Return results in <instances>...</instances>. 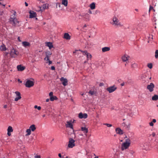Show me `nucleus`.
<instances>
[{"mask_svg":"<svg viewBox=\"0 0 158 158\" xmlns=\"http://www.w3.org/2000/svg\"><path fill=\"white\" fill-rule=\"evenodd\" d=\"M11 12L13 14L11 15L9 19L10 23L12 25V26H19L20 25L19 22L18 20L15 17L16 12L13 10Z\"/></svg>","mask_w":158,"mask_h":158,"instance_id":"1","label":"nucleus"},{"mask_svg":"<svg viewBox=\"0 0 158 158\" xmlns=\"http://www.w3.org/2000/svg\"><path fill=\"white\" fill-rule=\"evenodd\" d=\"M111 23L115 26H122L123 25L119 22L118 19L116 17L114 16L112 19V21L110 22Z\"/></svg>","mask_w":158,"mask_h":158,"instance_id":"2","label":"nucleus"},{"mask_svg":"<svg viewBox=\"0 0 158 158\" xmlns=\"http://www.w3.org/2000/svg\"><path fill=\"white\" fill-rule=\"evenodd\" d=\"M130 140L129 139H127L126 140L125 142L122 143V145L121 149L122 150H124L127 148L130 144Z\"/></svg>","mask_w":158,"mask_h":158,"instance_id":"3","label":"nucleus"},{"mask_svg":"<svg viewBox=\"0 0 158 158\" xmlns=\"http://www.w3.org/2000/svg\"><path fill=\"white\" fill-rule=\"evenodd\" d=\"M19 54V52L14 48L11 49L10 54L12 58L16 57Z\"/></svg>","mask_w":158,"mask_h":158,"instance_id":"4","label":"nucleus"},{"mask_svg":"<svg viewBox=\"0 0 158 158\" xmlns=\"http://www.w3.org/2000/svg\"><path fill=\"white\" fill-rule=\"evenodd\" d=\"M60 81L61 82V84L64 86H66L68 84V81L66 78L62 77L60 78Z\"/></svg>","mask_w":158,"mask_h":158,"instance_id":"5","label":"nucleus"},{"mask_svg":"<svg viewBox=\"0 0 158 158\" xmlns=\"http://www.w3.org/2000/svg\"><path fill=\"white\" fill-rule=\"evenodd\" d=\"M34 84V82L30 80H28L26 81L25 83V86L26 87L30 88L33 86Z\"/></svg>","mask_w":158,"mask_h":158,"instance_id":"6","label":"nucleus"},{"mask_svg":"<svg viewBox=\"0 0 158 158\" xmlns=\"http://www.w3.org/2000/svg\"><path fill=\"white\" fill-rule=\"evenodd\" d=\"M81 16L86 21H88L90 19V16L88 13L83 14Z\"/></svg>","mask_w":158,"mask_h":158,"instance_id":"7","label":"nucleus"},{"mask_svg":"<svg viewBox=\"0 0 158 158\" xmlns=\"http://www.w3.org/2000/svg\"><path fill=\"white\" fill-rule=\"evenodd\" d=\"M75 141L72 138H70L69 139L68 147L69 148H73L75 146Z\"/></svg>","mask_w":158,"mask_h":158,"instance_id":"8","label":"nucleus"},{"mask_svg":"<svg viewBox=\"0 0 158 158\" xmlns=\"http://www.w3.org/2000/svg\"><path fill=\"white\" fill-rule=\"evenodd\" d=\"M154 85L153 83H151L150 84L147 85V89L150 92H152L153 91V89L154 87Z\"/></svg>","mask_w":158,"mask_h":158,"instance_id":"9","label":"nucleus"},{"mask_svg":"<svg viewBox=\"0 0 158 158\" xmlns=\"http://www.w3.org/2000/svg\"><path fill=\"white\" fill-rule=\"evenodd\" d=\"M15 93L16 94L17 97L15 98V101H17L21 98V94L19 91H16L15 92Z\"/></svg>","mask_w":158,"mask_h":158,"instance_id":"10","label":"nucleus"},{"mask_svg":"<svg viewBox=\"0 0 158 158\" xmlns=\"http://www.w3.org/2000/svg\"><path fill=\"white\" fill-rule=\"evenodd\" d=\"M88 117L87 114L86 113L83 114L81 112L79 113L78 117L80 119L86 118Z\"/></svg>","mask_w":158,"mask_h":158,"instance_id":"11","label":"nucleus"},{"mask_svg":"<svg viewBox=\"0 0 158 158\" xmlns=\"http://www.w3.org/2000/svg\"><path fill=\"white\" fill-rule=\"evenodd\" d=\"M116 88V87L114 86L108 88L107 89V90L110 93H111L114 91Z\"/></svg>","mask_w":158,"mask_h":158,"instance_id":"12","label":"nucleus"},{"mask_svg":"<svg viewBox=\"0 0 158 158\" xmlns=\"http://www.w3.org/2000/svg\"><path fill=\"white\" fill-rule=\"evenodd\" d=\"M66 126L67 127H69L73 129V125L72 121L67 122V123L66 124Z\"/></svg>","mask_w":158,"mask_h":158,"instance_id":"13","label":"nucleus"},{"mask_svg":"<svg viewBox=\"0 0 158 158\" xmlns=\"http://www.w3.org/2000/svg\"><path fill=\"white\" fill-rule=\"evenodd\" d=\"M30 13V15L29 17L30 18H32L35 17L36 16V13L33 11H30L29 12Z\"/></svg>","mask_w":158,"mask_h":158,"instance_id":"14","label":"nucleus"},{"mask_svg":"<svg viewBox=\"0 0 158 158\" xmlns=\"http://www.w3.org/2000/svg\"><path fill=\"white\" fill-rule=\"evenodd\" d=\"M18 70L19 71H22L24 70L25 67L24 66H22L21 65H19L17 66V67Z\"/></svg>","mask_w":158,"mask_h":158,"instance_id":"15","label":"nucleus"},{"mask_svg":"<svg viewBox=\"0 0 158 158\" xmlns=\"http://www.w3.org/2000/svg\"><path fill=\"white\" fill-rule=\"evenodd\" d=\"M116 133L120 135L123 134V131L119 128H117L115 129Z\"/></svg>","mask_w":158,"mask_h":158,"instance_id":"16","label":"nucleus"},{"mask_svg":"<svg viewBox=\"0 0 158 158\" xmlns=\"http://www.w3.org/2000/svg\"><path fill=\"white\" fill-rule=\"evenodd\" d=\"M129 57L127 55H124L122 57V60L124 62L127 61L129 59Z\"/></svg>","mask_w":158,"mask_h":158,"instance_id":"17","label":"nucleus"},{"mask_svg":"<svg viewBox=\"0 0 158 158\" xmlns=\"http://www.w3.org/2000/svg\"><path fill=\"white\" fill-rule=\"evenodd\" d=\"M63 38L67 40H70L71 39L70 36L69 34L67 33L64 34Z\"/></svg>","mask_w":158,"mask_h":158,"instance_id":"18","label":"nucleus"},{"mask_svg":"<svg viewBox=\"0 0 158 158\" xmlns=\"http://www.w3.org/2000/svg\"><path fill=\"white\" fill-rule=\"evenodd\" d=\"M81 131L83 132L86 135L87 133L88 132V130L87 128H86L85 127H81Z\"/></svg>","mask_w":158,"mask_h":158,"instance_id":"19","label":"nucleus"},{"mask_svg":"<svg viewBox=\"0 0 158 158\" xmlns=\"http://www.w3.org/2000/svg\"><path fill=\"white\" fill-rule=\"evenodd\" d=\"M22 44L23 46L26 48L27 47H29L30 46V43L27 41H23L22 43Z\"/></svg>","mask_w":158,"mask_h":158,"instance_id":"20","label":"nucleus"},{"mask_svg":"<svg viewBox=\"0 0 158 158\" xmlns=\"http://www.w3.org/2000/svg\"><path fill=\"white\" fill-rule=\"evenodd\" d=\"M89 6L91 10H94L96 7V4L95 2H93L89 5Z\"/></svg>","mask_w":158,"mask_h":158,"instance_id":"21","label":"nucleus"},{"mask_svg":"<svg viewBox=\"0 0 158 158\" xmlns=\"http://www.w3.org/2000/svg\"><path fill=\"white\" fill-rule=\"evenodd\" d=\"M102 52H105L110 51V48L109 47H104L102 48Z\"/></svg>","mask_w":158,"mask_h":158,"instance_id":"22","label":"nucleus"},{"mask_svg":"<svg viewBox=\"0 0 158 158\" xmlns=\"http://www.w3.org/2000/svg\"><path fill=\"white\" fill-rule=\"evenodd\" d=\"M46 45L50 49L53 48V46L51 42H47L45 43Z\"/></svg>","mask_w":158,"mask_h":158,"instance_id":"23","label":"nucleus"},{"mask_svg":"<svg viewBox=\"0 0 158 158\" xmlns=\"http://www.w3.org/2000/svg\"><path fill=\"white\" fill-rule=\"evenodd\" d=\"M29 129L32 131H34L35 130L36 128L35 125L33 124L30 127Z\"/></svg>","mask_w":158,"mask_h":158,"instance_id":"24","label":"nucleus"},{"mask_svg":"<svg viewBox=\"0 0 158 158\" xmlns=\"http://www.w3.org/2000/svg\"><path fill=\"white\" fill-rule=\"evenodd\" d=\"M61 4L64 6H66L68 5V0H62Z\"/></svg>","mask_w":158,"mask_h":158,"instance_id":"25","label":"nucleus"},{"mask_svg":"<svg viewBox=\"0 0 158 158\" xmlns=\"http://www.w3.org/2000/svg\"><path fill=\"white\" fill-rule=\"evenodd\" d=\"M58 99L57 97L56 96H52L50 97V100L51 101H53L54 100H56Z\"/></svg>","mask_w":158,"mask_h":158,"instance_id":"26","label":"nucleus"},{"mask_svg":"<svg viewBox=\"0 0 158 158\" xmlns=\"http://www.w3.org/2000/svg\"><path fill=\"white\" fill-rule=\"evenodd\" d=\"M158 99V96L156 95H155L152 97V100L153 101H156Z\"/></svg>","mask_w":158,"mask_h":158,"instance_id":"27","label":"nucleus"},{"mask_svg":"<svg viewBox=\"0 0 158 158\" xmlns=\"http://www.w3.org/2000/svg\"><path fill=\"white\" fill-rule=\"evenodd\" d=\"M122 126L125 127L126 128L129 129L130 127V124H129L128 125H126L125 123H123L122 124Z\"/></svg>","mask_w":158,"mask_h":158,"instance_id":"28","label":"nucleus"},{"mask_svg":"<svg viewBox=\"0 0 158 158\" xmlns=\"http://www.w3.org/2000/svg\"><path fill=\"white\" fill-rule=\"evenodd\" d=\"M13 131L12 127L11 126H9L8 127L7 129V131L11 132H13Z\"/></svg>","mask_w":158,"mask_h":158,"instance_id":"29","label":"nucleus"},{"mask_svg":"<svg viewBox=\"0 0 158 158\" xmlns=\"http://www.w3.org/2000/svg\"><path fill=\"white\" fill-rule=\"evenodd\" d=\"M31 131L29 129H27L26 130V132L27 133L26 135V136H28L30 135L31 133Z\"/></svg>","mask_w":158,"mask_h":158,"instance_id":"30","label":"nucleus"},{"mask_svg":"<svg viewBox=\"0 0 158 158\" xmlns=\"http://www.w3.org/2000/svg\"><path fill=\"white\" fill-rule=\"evenodd\" d=\"M0 49L1 51H5L6 50V48L5 45H2L0 47Z\"/></svg>","mask_w":158,"mask_h":158,"instance_id":"31","label":"nucleus"},{"mask_svg":"<svg viewBox=\"0 0 158 158\" xmlns=\"http://www.w3.org/2000/svg\"><path fill=\"white\" fill-rule=\"evenodd\" d=\"M95 91L93 90H90L89 92V93L91 95H94L95 94Z\"/></svg>","mask_w":158,"mask_h":158,"instance_id":"32","label":"nucleus"},{"mask_svg":"<svg viewBox=\"0 0 158 158\" xmlns=\"http://www.w3.org/2000/svg\"><path fill=\"white\" fill-rule=\"evenodd\" d=\"M43 7L44 9H47L48 7V5L47 4H44L43 5Z\"/></svg>","mask_w":158,"mask_h":158,"instance_id":"33","label":"nucleus"},{"mask_svg":"<svg viewBox=\"0 0 158 158\" xmlns=\"http://www.w3.org/2000/svg\"><path fill=\"white\" fill-rule=\"evenodd\" d=\"M86 56L88 59H90L92 57L91 55L89 53L87 54V55H86Z\"/></svg>","mask_w":158,"mask_h":158,"instance_id":"34","label":"nucleus"},{"mask_svg":"<svg viewBox=\"0 0 158 158\" xmlns=\"http://www.w3.org/2000/svg\"><path fill=\"white\" fill-rule=\"evenodd\" d=\"M79 51H81V52H82L83 55H84L86 56L87 55V54L88 53V52H87V51H81L80 50Z\"/></svg>","mask_w":158,"mask_h":158,"instance_id":"35","label":"nucleus"},{"mask_svg":"<svg viewBox=\"0 0 158 158\" xmlns=\"http://www.w3.org/2000/svg\"><path fill=\"white\" fill-rule=\"evenodd\" d=\"M155 56L156 58H158V50H156V51Z\"/></svg>","mask_w":158,"mask_h":158,"instance_id":"36","label":"nucleus"},{"mask_svg":"<svg viewBox=\"0 0 158 158\" xmlns=\"http://www.w3.org/2000/svg\"><path fill=\"white\" fill-rule=\"evenodd\" d=\"M148 67L150 69H151L152 67V63H149L148 64Z\"/></svg>","mask_w":158,"mask_h":158,"instance_id":"37","label":"nucleus"},{"mask_svg":"<svg viewBox=\"0 0 158 158\" xmlns=\"http://www.w3.org/2000/svg\"><path fill=\"white\" fill-rule=\"evenodd\" d=\"M34 108L35 109H37L39 110H40L41 109V107L40 106H38L36 105H35L34 106Z\"/></svg>","mask_w":158,"mask_h":158,"instance_id":"38","label":"nucleus"},{"mask_svg":"<svg viewBox=\"0 0 158 158\" xmlns=\"http://www.w3.org/2000/svg\"><path fill=\"white\" fill-rule=\"evenodd\" d=\"M137 66V64L135 63H133L131 65V67L132 68H135Z\"/></svg>","mask_w":158,"mask_h":158,"instance_id":"39","label":"nucleus"},{"mask_svg":"<svg viewBox=\"0 0 158 158\" xmlns=\"http://www.w3.org/2000/svg\"><path fill=\"white\" fill-rule=\"evenodd\" d=\"M104 125H106L108 127H112V125L111 124H108V123H104L103 124Z\"/></svg>","mask_w":158,"mask_h":158,"instance_id":"40","label":"nucleus"},{"mask_svg":"<svg viewBox=\"0 0 158 158\" xmlns=\"http://www.w3.org/2000/svg\"><path fill=\"white\" fill-rule=\"evenodd\" d=\"M51 54L52 53L50 52H46V56L48 55V56H49L51 55Z\"/></svg>","mask_w":158,"mask_h":158,"instance_id":"41","label":"nucleus"},{"mask_svg":"<svg viewBox=\"0 0 158 158\" xmlns=\"http://www.w3.org/2000/svg\"><path fill=\"white\" fill-rule=\"evenodd\" d=\"M49 56H48V55L46 56V57L44 58V60H46L48 61L49 60Z\"/></svg>","mask_w":158,"mask_h":158,"instance_id":"42","label":"nucleus"},{"mask_svg":"<svg viewBox=\"0 0 158 158\" xmlns=\"http://www.w3.org/2000/svg\"><path fill=\"white\" fill-rule=\"evenodd\" d=\"M100 13V11L99 10H95V14H99Z\"/></svg>","mask_w":158,"mask_h":158,"instance_id":"43","label":"nucleus"},{"mask_svg":"<svg viewBox=\"0 0 158 158\" xmlns=\"http://www.w3.org/2000/svg\"><path fill=\"white\" fill-rule=\"evenodd\" d=\"M127 83V82H123L121 84V86H123L125 85H126Z\"/></svg>","mask_w":158,"mask_h":158,"instance_id":"44","label":"nucleus"},{"mask_svg":"<svg viewBox=\"0 0 158 158\" xmlns=\"http://www.w3.org/2000/svg\"><path fill=\"white\" fill-rule=\"evenodd\" d=\"M53 93L52 92H50L49 94V96L50 97H51L52 96H53Z\"/></svg>","mask_w":158,"mask_h":158,"instance_id":"45","label":"nucleus"},{"mask_svg":"<svg viewBox=\"0 0 158 158\" xmlns=\"http://www.w3.org/2000/svg\"><path fill=\"white\" fill-rule=\"evenodd\" d=\"M153 9V7L152 6H150L149 10V12H150V10H151L152 9Z\"/></svg>","mask_w":158,"mask_h":158,"instance_id":"46","label":"nucleus"},{"mask_svg":"<svg viewBox=\"0 0 158 158\" xmlns=\"http://www.w3.org/2000/svg\"><path fill=\"white\" fill-rule=\"evenodd\" d=\"M35 158H41V156L40 155H37L35 156Z\"/></svg>","mask_w":158,"mask_h":158,"instance_id":"47","label":"nucleus"},{"mask_svg":"<svg viewBox=\"0 0 158 158\" xmlns=\"http://www.w3.org/2000/svg\"><path fill=\"white\" fill-rule=\"evenodd\" d=\"M150 125L151 126H153L154 125V124L152 122L149 123Z\"/></svg>","mask_w":158,"mask_h":158,"instance_id":"48","label":"nucleus"},{"mask_svg":"<svg viewBox=\"0 0 158 158\" xmlns=\"http://www.w3.org/2000/svg\"><path fill=\"white\" fill-rule=\"evenodd\" d=\"M51 69L52 70H54L55 69V67L54 66H52L51 67Z\"/></svg>","mask_w":158,"mask_h":158,"instance_id":"49","label":"nucleus"},{"mask_svg":"<svg viewBox=\"0 0 158 158\" xmlns=\"http://www.w3.org/2000/svg\"><path fill=\"white\" fill-rule=\"evenodd\" d=\"M48 63H49V65H50V64H52V62L50 60H48Z\"/></svg>","mask_w":158,"mask_h":158,"instance_id":"50","label":"nucleus"},{"mask_svg":"<svg viewBox=\"0 0 158 158\" xmlns=\"http://www.w3.org/2000/svg\"><path fill=\"white\" fill-rule=\"evenodd\" d=\"M152 122L153 123H155L156 122V119H153V120H152Z\"/></svg>","mask_w":158,"mask_h":158,"instance_id":"51","label":"nucleus"},{"mask_svg":"<svg viewBox=\"0 0 158 158\" xmlns=\"http://www.w3.org/2000/svg\"><path fill=\"white\" fill-rule=\"evenodd\" d=\"M18 41L19 42H21V40H20V37H18Z\"/></svg>","mask_w":158,"mask_h":158,"instance_id":"52","label":"nucleus"},{"mask_svg":"<svg viewBox=\"0 0 158 158\" xmlns=\"http://www.w3.org/2000/svg\"><path fill=\"white\" fill-rule=\"evenodd\" d=\"M152 136L154 137L155 136L156 134L155 133L153 132V133H152Z\"/></svg>","mask_w":158,"mask_h":158,"instance_id":"53","label":"nucleus"},{"mask_svg":"<svg viewBox=\"0 0 158 158\" xmlns=\"http://www.w3.org/2000/svg\"><path fill=\"white\" fill-rule=\"evenodd\" d=\"M130 154H131L133 155V154H134V152H133V151H131V152H130Z\"/></svg>","mask_w":158,"mask_h":158,"instance_id":"54","label":"nucleus"},{"mask_svg":"<svg viewBox=\"0 0 158 158\" xmlns=\"http://www.w3.org/2000/svg\"><path fill=\"white\" fill-rule=\"evenodd\" d=\"M10 133V132H8V131H7V135L9 136L11 135V134Z\"/></svg>","mask_w":158,"mask_h":158,"instance_id":"55","label":"nucleus"},{"mask_svg":"<svg viewBox=\"0 0 158 158\" xmlns=\"http://www.w3.org/2000/svg\"><path fill=\"white\" fill-rule=\"evenodd\" d=\"M104 85L103 84V83H100L99 84V86H103V85Z\"/></svg>","mask_w":158,"mask_h":158,"instance_id":"56","label":"nucleus"},{"mask_svg":"<svg viewBox=\"0 0 158 158\" xmlns=\"http://www.w3.org/2000/svg\"><path fill=\"white\" fill-rule=\"evenodd\" d=\"M78 51V50H76L75 51L73 52V53H76Z\"/></svg>","mask_w":158,"mask_h":158,"instance_id":"57","label":"nucleus"},{"mask_svg":"<svg viewBox=\"0 0 158 158\" xmlns=\"http://www.w3.org/2000/svg\"><path fill=\"white\" fill-rule=\"evenodd\" d=\"M7 107V105H5L4 106V108H6Z\"/></svg>","mask_w":158,"mask_h":158,"instance_id":"58","label":"nucleus"},{"mask_svg":"<svg viewBox=\"0 0 158 158\" xmlns=\"http://www.w3.org/2000/svg\"><path fill=\"white\" fill-rule=\"evenodd\" d=\"M25 5L26 6H28V4L26 2H25Z\"/></svg>","mask_w":158,"mask_h":158,"instance_id":"59","label":"nucleus"},{"mask_svg":"<svg viewBox=\"0 0 158 158\" xmlns=\"http://www.w3.org/2000/svg\"><path fill=\"white\" fill-rule=\"evenodd\" d=\"M49 101V99H47L46 100V102H48Z\"/></svg>","mask_w":158,"mask_h":158,"instance_id":"60","label":"nucleus"},{"mask_svg":"<svg viewBox=\"0 0 158 158\" xmlns=\"http://www.w3.org/2000/svg\"><path fill=\"white\" fill-rule=\"evenodd\" d=\"M89 14H92V12L91 10H89Z\"/></svg>","mask_w":158,"mask_h":158,"instance_id":"61","label":"nucleus"},{"mask_svg":"<svg viewBox=\"0 0 158 158\" xmlns=\"http://www.w3.org/2000/svg\"><path fill=\"white\" fill-rule=\"evenodd\" d=\"M3 12H2L0 13V16H2V15Z\"/></svg>","mask_w":158,"mask_h":158,"instance_id":"62","label":"nucleus"},{"mask_svg":"<svg viewBox=\"0 0 158 158\" xmlns=\"http://www.w3.org/2000/svg\"><path fill=\"white\" fill-rule=\"evenodd\" d=\"M86 27V24H85L84 26V27Z\"/></svg>","mask_w":158,"mask_h":158,"instance_id":"63","label":"nucleus"},{"mask_svg":"<svg viewBox=\"0 0 158 158\" xmlns=\"http://www.w3.org/2000/svg\"><path fill=\"white\" fill-rule=\"evenodd\" d=\"M98 156H96V157H95L94 158H98Z\"/></svg>","mask_w":158,"mask_h":158,"instance_id":"64","label":"nucleus"}]
</instances>
